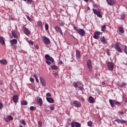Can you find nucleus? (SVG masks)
I'll return each instance as SVG.
<instances>
[{
	"mask_svg": "<svg viewBox=\"0 0 127 127\" xmlns=\"http://www.w3.org/2000/svg\"><path fill=\"white\" fill-rule=\"evenodd\" d=\"M0 63L2 64V65H6V64H7V62L6 60H0Z\"/></svg>",
	"mask_w": 127,
	"mask_h": 127,
	"instance_id": "27",
	"label": "nucleus"
},
{
	"mask_svg": "<svg viewBox=\"0 0 127 127\" xmlns=\"http://www.w3.org/2000/svg\"><path fill=\"white\" fill-rule=\"evenodd\" d=\"M27 19L29 20V21H31L32 19H31V18H30V17L27 16Z\"/></svg>",
	"mask_w": 127,
	"mask_h": 127,
	"instance_id": "52",
	"label": "nucleus"
},
{
	"mask_svg": "<svg viewBox=\"0 0 127 127\" xmlns=\"http://www.w3.org/2000/svg\"><path fill=\"white\" fill-rule=\"evenodd\" d=\"M30 81L31 82H34V79L32 78V77L30 78Z\"/></svg>",
	"mask_w": 127,
	"mask_h": 127,
	"instance_id": "53",
	"label": "nucleus"
},
{
	"mask_svg": "<svg viewBox=\"0 0 127 127\" xmlns=\"http://www.w3.org/2000/svg\"><path fill=\"white\" fill-rule=\"evenodd\" d=\"M10 44L12 46H13V45H15L16 44H17V40L15 39H13L12 40H11L10 41Z\"/></svg>",
	"mask_w": 127,
	"mask_h": 127,
	"instance_id": "16",
	"label": "nucleus"
},
{
	"mask_svg": "<svg viewBox=\"0 0 127 127\" xmlns=\"http://www.w3.org/2000/svg\"><path fill=\"white\" fill-rule=\"evenodd\" d=\"M13 103H17L18 102V95H14L12 98Z\"/></svg>",
	"mask_w": 127,
	"mask_h": 127,
	"instance_id": "17",
	"label": "nucleus"
},
{
	"mask_svg": "<svg viewBox=\"0 0 127 127\" xmlns=\"http://www.w3.org/2000/svg\"><path fill=\"white\" fill-rule=\"evenodd\" d=\"M27 104L28 103H27V101H23L21 102V105H22V106H26Z\"/></svg>",
	"mask_w": 127,
	"mask_h": 127,
	"instance_id": "31",
	"label": "nucleus"
},
{
	"mask_svg": "<svg viewBox=\"0 0 127 127\" xmlns=\"http://www.w3.org/2000/svg\"><path fill=\"white\" fill-rule=\"evenodd\" d=\"M10 90H13V88H12V85L11 84H10Z\"/></svg>",
	"mask_w": 127,
	"mask_h": 127,
	"instance_id": "55",
	"label": "nucleus"
},
{
	"mask_svg": "<svg viewBox=\"0 0 127 127\" xmlns=\"http://www.w3.org/2000/svg\"><path fill=\"white\" fill-rule=\"evenodd\" d=\"M51 68L53 69V70H57V69L58 68V67H57V66L55 65H53L51 66Z\"/></svg>",
	"mask_w": 127,
	"mask_h": 127,
	"instance_id": "32",
	"label": "nucleus"
},
{
	"mask_svg": "<svg viewBox=\"0 0 127 127\" xmlns=\"http://www.w3.org/2000/svg\"><path fill=\"white\" fill-rule=\"evenodd\" d=\"M102 34H103V33H102L101 32L97 31V35H102Z\"/></svg>",
	"mask_w": 127,
	"mask_h": 127,
	"instance_id": "47",
	"label": "nucleus"
},
{
	"mask_svg": "<svg viewBox=\"0 0 127 127\" xmlns=\"http://www.w3.org/2000/svg\"><path fill=\"white\" fill-rule=\"evenodd\" d=\"M76 56L77 59H80V58H81V53H80V51H79V50L76 51Z\"/></svg>",
	"mask_w": 127,
	"mask_h": 127,
	"instance_id": "23",
	"label": "nucleus"
},
{
	"mask_svg": "<svg viewBox=\"0 0 127 127\" xmlns=\"http://www.w3.org/2000/svg\"><path fill=\"white\" fill-rule=\"evenodd\" d=\"M120 15L121 16V19H122V20H124L126 18L127 14L125 12H123Z\"/></svg>",
	"mask_w": 127,
	"mask_h": 127,
	"instance_id": "25",
	"label": "nucleus"
},
{
	"mask_svg": "<svg viewBox=\"0 0 127 127\" xmlns=\"http://www.w3.org/2000/svg\"><path fill=\"white\" fill-rule=\"evenodd\" d=\"M53 75H54L56 78H58V77H59L58 72L53 73Z\"/></svg>",
	"mask_w": 127,
	"mask_h": 127,
	"instance_id": "33",
	"label": "nucleus"
},
{
	"mask_svg": "<svg viewBox=\"0 0 127 127\" xmlns=\"http://www.w3.org/2000/svg\"><path fill=\"white\" fill-rule=\"evenodd\" d=\"M70 125L71 127H81V124L76 122H72Z\"/></svg>",
	"mask_w": 127,
	"mask_h": 127,
	"instance_id": "8",
	"label": "nucleus"
},
{
	"mask_svg": "<svg viewBox=\"0 0 127 127\" xmlns=\"http://www.w3.org/2000/svg\"><path fill=\"white\" fill-rule=\"evenodd\" d=\"M59 64H63V62H62V61H59Z\"/></svg>",
	"mask_w": 127,
	"mask_h": 127,
	"instance_id": "63",
	"label": "nucleus"
},
{
	"mask_svg": "<svg viewBox=\"0 0 127 127\" xmlns=\"http://www.w3.org/2000/svg\"><path fill=\"white\" fill-rule=\"evenodd\" d=\"M97 76H98V72H96L95 73V77H96V78H97Z\"/></svg>",
	"mask_w": 127,
	"mask_h": 127,
	"instance_id": "59",
	"label": "nucleus"
},
{
	"mask_svg": "<svg viewBox=\"0 0 127 127\" xmlns=\"http://www.w3.org/2000/svg\"><path fill=\"white\" fill-rule=\"evenodd\" d=\"M118 114H119V115H124V111H119Z\"/></svg>",
	"mask_w": 127,
	"mask_h": 127,
	"instance_id": "50",
	"label": "nucleus"
},
{
	"mask_svg": "<svg viewBox=\"0 0 127 127\" xmlns=\"http://www.w3.org/2000/svg\"><path fill=\"white\" fill-rule=\"evenodd\" d=\"M29 44H31V45H33V41H29Z\"/></svg>",
	"mask_w": 127,
	"mask_h": 127,
	"instance_id": "51",
	"label": "nucleus"
},
{
	"mask_svg": "<svg viewBox=\"0 0 127 127\" xmlns=\"http://www.w3.org/2000/svg\"><path fill=\"white\" fill-rule=\"evenodd\" d=\"M50 109L51 111H53L55 109V107L54 106H50Z\"/></svg>",
	"mask_w": 127,
	"mask_h": 127,
	"instance_id": "46",
	"label": "nucleus"
},
{
	"mask_svg": "<svg viewBox=\"0 0 127 127\" xmlns=\"http://www.w3.org/2000/svg\"><path fill=\"white\" fill-rule=\"evenodd\" d=\"M46 30H48L49 29V25L48 24H46L45 25Z\"/></svg>",
	"mask_w": 127,
	"mask_h": 127,
	"instance_id": "39",
	"label": "nucleus"
},
{
	"mask_svg": "<svg viewBox=\"0 0 127 127\" xmlns=\"http://www.w3.org/2000/svg\"><path fill=\"white\" fill-rule=\"evenodd\" d=\"M107 3L111 6L116 5V1L115 0H106Z\"/></svg>",
	"mask_w": 127,
	"mask_h": 127,
	"instance_id": "11",
	"label": "nucleus"
},
{
	"mask_svg": "<svg viewBox=\"0 0 127 127\" xmlns=\"http://www.w3.org/2000/svg\"><path fill=\"white\" fill-rule=\"evenodd\" d=\"M33 77H34V78H35V79L37 78V75H36V74H34Z\"/></svg>",
	"mask_w": 127,
	"mask_h": 127,
	"instance_id": "57",
	"label": "nucleus"
},
{
	"mask_svg": "<svg viewBox=\"0 0 127 127\" xmlns=\"http://www.w3.org/2000/svg\"><path fill=\"white\" fill-rule=\"evenodd\" d=\"M40 81L42 86H46V81H45V79L43 77L40 76Z\"/></svg>",
	"mask_w": 127,
	"mask_h": 127,
	"instance_id": "15",
	"label": "nucleus"
},
{
	"mask_svg": "<svg viewBox=\"0 0 127 127\" xmlns=\"http://www.w3.org/2000/svg\"><path fill=\"white\" fill-rule=\"evenodd\" d=\"M73 85L74 88H78V83L74 82Z\"/></svg>",
	"mask_w": 127,
	"mask_h": 127,
	"instance_id": "36",
	"label": "nucleus"
},
{
	"mask_svg": "<svg viewBox=\"0 0 127 127\" xmlns=\"http://www.w3.org/2000/svg\"><path fill=\"white\" fill-rule=\"evenodd\" d=\"M37 24L39 27H40L41 29H43V25L44 23L41 21H39L37 22Z\"/></svg>",
	"mask_w": 127,
	"mask_h": 127,
	"instance_id": "22",
	"label": "nucleus"
},
{
	"mask_svg": "<svg viewBox=\"0 0 127 127\" xmlns=\"http://www.w3.org/2000/svg\"><path fill=\"white\" fill-rule=\"evenodd\" d=\"M73 105L74 107H76V108H81V107H82L81 103L77 100L73 101Z\"/></svg>",
	"mask_w": 127,
	"mask_h": 127,
	"instance_id": "10",
	"label": "nucleus"
},
{
	"mask_svg": "<svg viewBox=\"0 0 127 127\" xmlns=\"http://www.w3.org/2000/svg\"><path fill=\"white\" fill-rule=\"evenodd\" d=\"M60 26H64L65 25V23L64 22L61 21L59 22Z\"/></svg>",
	"mask_w": 127,
	"mask_h": 127,
	"instance_id": "38",
	"label": "nucleus"
},
{
	"mask_svg": "<svg viewBox=\"0 0 127 127\" xmlns=\"http://www.w3.org/2000/svg\"><path fill=\"white\" fill-rule=\"evenodd\" d=\"M100 41L103 44H107V41H106V39L105 38V37L103 36L102 37H101L100 38Z\"/></svg>",
	"mask_w": 127,
	"mask_h": 127,
	"instance_id": "24",
	"label": "nucleus"
},
{
	"mask_svg": "<svg viewBox=\"0 0 127 127\" xmlns=\"http://www.w3.org/2000/svg\"><path fill=\"white\" fill-rule=\"evenodd\" d=\"M21 124H22V125H23V126H25V121H24L23 120H22L21 122H20Z\"/></svg>",
	"mask_w": 127,
	"mask_h": 127,
	"instance_id": "44",
	"label": "nucleus"
},
{
	"mask_svg": "<svg viewBox=\"0 0 127 127\" xmlns=\"http://www.w3.org/2000/svg\"><path fill=\"white\" fill-rule=\"evenodd\" d=\"M0 43L2 45H4L5 44V42H4V40H3V37H0Z\"/></svg>",
	"mask_w": 127,
	"mask_h": 127,
	"instance_id": "28",
	"label": "nucleus"
},
{
	"mask_svg": "<svg viewBox=\"0 0 127 127\" xmlns=\"http://www.w3.org/2000/svg\"><path fill=\"white\" fill-rule=\"evenodd\" d=\"M115 48L117 50V51H118V52H120V53H122L123 51H122V49H121V47L119 45V44L117 43L115 45Z\"/></svg>",
	"mask_w": 127,
	"mask_h": 127,
	"instance_id": "13",
	"label": "nucleus"
},
{
	"mask_svg": "<svg viewBox=\"0 0 127 127\" xmlns=\"http://www.w3.org/2000/svg\"><path fill=\"white\" fill-rule=\"evenodd\" d=\"M36 79V82H37L38 83H39V80H38V78H35Z\"/></svg>",
	"mask_w": 127,
	"mask_h": 127,
	"instance_id": "62",
	"label": "nucleus"
},
{
	"mask_svg": "<svg viewBox=\"0 0 127 127\" xmlns=\"http://www.w3.org/2000/svg\"><path fill=\"white\" fill-rule=\"evenodd\" d=\"M45 58L46 59V63H47L48 65H49V66L51 65V62L52 63H54L55 62L54 59L52 57H50L48 54L45 55Z\"/></svg>",
	"mask_w": 127,
	"mask_h": 127,
	"instance_id": "1",
	"label": "nucleus"
},
{
	"mask_svg": "<svg viewBox=\"0 0 127 127\" xmlns=\"http://www.w3.org/2000/svg\"><path fill=\"white\" fill-rule=\"evenodd\" d=\"M88 102L89 103H90V104L95 103V98H94V97L92 96H90L88 98Z\"/></svg>",
	"mask_w": 127,
	"mask_h": 127,
	"instance_id": "21",
	"label": "nucleus"
},
{
	"mask_svg": "<svg viewBox=\"0 0 127 127\" xmlns=\"http://www.w3.org/2000/svg\"><path fill=\"white\" fill-rule=\"evenodd\" d=\"M78 89L80 90V91H83L84 87H79Z\"/></svg>",
	"mask_w": 127,
	"mask_h": 127,
	"instance_id": "49",
	"label": "nucleus"
},
{
	"mask_svg": "<svg viewBox=\"0 0 127 127\" xmlns=\"http://www.w3.org/2000/svg\"><path fill=\"white\" fill-rule=\"evenodd\" d=\"M38 126L39 127H42V122L41 121L38 122Z\"/></svg>",
	"mask_w": 127,
	"mask_h": 127,
	"instance_id": "42",
	"label": "nucleus"
},
{
	"mask_svg": "<svg viewBox=\"0 0 127 127\" xmlns=\"http://www.w3.org/2000/svg\"><path fill=\"white\" fill-rule=\"evenodd\" d=\"M73 28H74V30H75V31H77V33H78V34H79V35H81V36H84V35H85V30H84V29H78L77 27H76L75 26H73Z\"/></svg>",
	"mask_w": 127,
	"mask_h": 127,
	"instance_id": "3",
	"label": "nucleus"
},
{
	"mask_svg": "<svg viewBox=\"0 0 127 127\" xmlns=\"http://www.w3.org/2000/svg\"><path fill=\"white\" fill-rule=\"evenodd\" d=\"M115 122H117V123H118V124H127V121H126L125 120H121L120 119H116Z\"/></svg>",
	"mask_w": 127,
	"mask_h": 127,
	"instance_id": "20",
	"label": "nucleus"
},
{
	"mask_svg": "<svg viewBox=\"0 0 127 127\" xmlns=\"http://www.w3.org/2000/svg\"><path fill=\"white\" fill-rule=\"evenodd\" d=\"M125 103L127 104V99H125Z\"/></svg>",
	"mask_w": 127,
	"mask_h": 127,
	"instance_id": "64",
	"label": "nucleus"
},
{
	"mask_svg": "<svg viewBox=\"0 0 127 127\" xmlns=\"http://www.w3.org/2000/svg\"><path fill=\"white\" fill-rule=\"evenodd\" d=\"M93 6H94V7H95V8L98 7V4H95Z\"/></svg>",
	"mask_w": 127,
	"mask_h": 127,
	"instance_id": "58",
	"label": "nucleus"
},
{
	"mask_svg": "<svg viewBox=\"0 0 127 127\" xmlns=\"http://www.w3.org/2000/svg\"><path fill=\"white\" fill-rule=\"evenodd\" d=\"M80 101H81V102H84L85 101V99L83 97H81Z\"/></svg>",
	"mask_w": 127,
	"mask_h": 127,
	"instance_id": "56",
	"label": "nucleus"
},
{
	"mask_svg": "<svg viewBox=\"0 0 127 127\" xmlns=\"http://www.w3.org/2000/svg\"><path fill=\"white\" fill-rule=\"evenodd\" d=\"M78 83L80 85H82V87L84 86L83 85V83L81 81H77Z\"/></svg>",
	"mask_w": 127,
	"mask_h": 127,
	"instance_id": "54",
	"label": "nucleus"
},
{
	"mask_svg": "<svg viewBox=\"0 0 127 127\" xmlns=\"http://www.w3.org/2000/svg\"><path fill=\"white\" fill-rule=\"evenodd\" d=\"M124 51H125V53H126V54L127 55V47H125V48L124 49Z\"/></svg>",
	"mask_w": 127,
	"mask_h": 127,
	"instance_id": "48",
	"label": "nucleus"
},
{
	"mask_svg": "<svg viewBox=\"0 0 127 127\" xmlns=\"http://www.w3.org/2000/svg\"><path fill=\"white\" fill-rule=\"evenodd\" d=\"M106 51L107 55H108V56H110V55H111V54L110 53V49H107Z\"/></svg>",
	"mask_w": 127,
	"mask_h": 127,
	"instance_id": "41",
	"label": "nucleus"
},
{
	"mask_svg": "<svg viewBox=\"0 0 127 127\" xmlns=\"http://www.w3.org/2000/svg\"><path fill=\"white\" fill-rule=\"evenodd\" d=\"M87 125L88 126V127H92V126L93 125V122L92 121H88L87 122Z\"/></svg>",
	"mask_w": 127,
	"mask_h": 127,
	"instance_id": "35",
	"label": "nucleus"
},
{
	"mask_svg": "<svg viewBox=\"0 0 127 127\" xmlns=\"http://www.w3.org/2000/svg\"><path fill=\"white\" fill-rule=\"evenodd\" d=\"M87 66L89 71H92V70H93V65H92V60H87Z\"/></svg>",
	"mask_w": 127,
	"mask_h": 127,
	"instance_id": "6",
	"label": "nucleus"
},
{
	"mask_svg": "<svg viewBox=\"0 0 127 127\" xmlns=\"http://www.w3.org/2000/svg\"><path fill=\"white\" fill-rule=\"evenodd\" d=\"M36 102L38 103V105L41 107L43 104V102L42 101V99L40 97H37L35 99Z\"/></svg>",
	"mask_w": 127,
	"mask_h": 127,
	"instance_id": "9",
	"label": "nucleus"
},
{
	"mask_svg": "<svg viewBox=\"0 0 127 127\" xmlns=\"http://www.w3.org/2000/svg\"><path fill=\"white\" fill-rule=\"evenodd\" d=\"M11 34L14 38H16V39H17V38H18V37H17V35H16V32H15V31H12Z\"/></svg>",
	"mask_w": 127,
	"mask_h": 127,
	"instance_id": "26",
	"label": "nucleus"
},
{
	"mask_svg": "<svg viewBox=\"0 0 127 127\" xmlns=\"http://www.w3.org/2000/svg\"><path fill=\"white\" fill-rule=\"evenodd\" d=\"M35 48H36V49H39V47L38 46H37V45H36V46H35Z\"/></svg>",
	"mask_w": 127,
	"mask_h": 127,
	"instance_id": "61",
	"label": "nucleus"
},
{
	"mask_svg": "<svg viewBox=\"0 0 127 127\" xmlns=\"http://www.w3.org/2000/svg\"><path fill=\"white\" fill-rule=\"evenodd\" d=\"M119 31L120 33H125V30H124V28L122 27H120L119 28Z\"/></svg>",
	"mask_w": 127,
	"mask_h": 127,
	"instance_id": "30",
	"label": "nucleus"
},
{
	"mask_svg": "<svg viewBox=\"0 0 127 127\" xmlns=\"http://www.w3.org/2000/svg\"><path fill=\"white\" fill-rule=\"evenodd\" d=\"M46 100L50 104H53L54 103V99L52 97H46Z\"/></svg>",
	"mask_w": 127,
	"mask_h": 127,
	"instance_id": "18",
	"label": "nucleus"
},
{
	"mask_svg": "<svg viewBox=\"0 0 127 127\" xmlns=\"http://www.w3.org/2000/svg\"><path fill=\"white\" fill-rule=\"evenodd\" d=\"M13 120V117L11 115H8L7 118L5 120L6 123H8L10 121H12Z\"/></svg>",
	"mask_w": 127,
	"mask_h": 127,
	"instance_id": "19",
	"label": "nucleus"
},
{
	"mask_svg": "<svg viewBox=\"0 0 127 127\" xmlns=\"http://www.w3.org/2000/svg\"><path fill=\"white\" fill-rule=\"evenodd\" d=\"M23 32H24V33L26 34V35H27L28 36H29L31 33L30 31H29V30L25 27L23 28Z\"/></svg>",
	"mask_w": 127,
	"mask_h": 127,
	"instance_id": "14",
	"label": "nucleus"
},
{
	"mask_svg": "<svg viewBox=\"0 0 127 127\" xmlns=\"http://www.w3.org/2000/svg\"><path fill=\"white\" fill-rule=\"evenodd\" d=\"M94 14H96L98 17H100V18L103 17L102 14H101V10H97L96 9H92Z\"/></svg>",
	"mask_w": 127,
	"mask_h": 127,
	"instance_id": "4",
	"label": "nucleus"
},
{
	"mask_svg": "<svg viewBox=\"0 0 127 127\" xmlns=\"http://www.w3.org/2000/svg\"><path fill=\"white\" fill-rule=\"evenodd\" d=\"M107 66L108 67L109 70L110 71H113V70H114V64L109 62L107 63Z\"/></svg>",
	"mask_w": 127,
	"mask_h": 127,
	"instance_id": "12",
	"label": "nucleus"
},
{
	"mask_svg": "<svg viewBox=\"0 0 127 127\" xmlns=\"http://www.w3.org/2000/svg\"><path fill=\"white\" fill-rule=\"evenodd\" d=\"M109 103L112 108H115V107H116V105L117 106H121V102L117 101L115 100L110 99Z\"/></svg>",
	"mask_w": 127,
	"mask_h": 127,
	"instance_id": "2",
	"label": "nucleus"
},
{
	"mask_svg": "<svg viewBox=\"0 0 127 127\" xmlns=\"http://www.w3.org/2000/svg\"><path fill=\"white\" fill-rule=\"evenodd\" d=\"M106 25H103L102 28H101V30L103 32H105V29H106Z\"/></svg>",
	"mask_w": 127,
	"mask_h": 127,
	"instance_id": "37",
	"label": "nucleus"
},
{
	"mask_svg": "<svg viewBox=\"0 0 127 127\" xmlns=\"http://www.w3.org/2000/svg\"><path fill=\"white\" fill-rule=\"evenodd\" d=\"M3 108V104L2 103L0 102V110H1Z\"/></svg>",
	"mask_w": 127,
	"mask_h": 127,
	"instance_id": "43",
	"label": "nucleus"
},
{
	"mask_svg": "<svg viewBox=\"0 0 127 127\" xmlns=\"http://www.w3.org/2000/svg\"><path fill=\"white\" fill-rule=\"evenodd\" d=\"M54 29H55L56 31H57V32H59V33H60V34H61L62 36H63V32L62 31V29H61V28L59 27V26L56 25V26H55Z\"/></svg>",
	"mask_w": 127,
	"mask_h": 127,
	"instance_id": "5",
	"label": "nucleus"
},
{
	"mask_svg": "<svg viewBox=\"0 0 127 127\" xmlns=\"http://www.w3.org/2000/svg\"><path fill=\"white\" fill-rule=\"evenodd\" d=\"M97 32L98 31H96L94 33L93 38H94L95 39H99V38H100V35H97Z\"/></svg>",
	"mask_w": 127,
	"mask_h": 127,
	"instance_id": "29",
	"label": "nucleus"
},
{
	"mask_svg": "<svg viewBox=\"0 0 127 127\" xmlns=\"http://www.w3.org/2000/svg\"><path fill=\"white\" fill-rule=\"evenodd\" d=\"M42 38H43V42L45 44H46V45H49V44H50V39H49V38L45 36H43Z\"/></svg>",
	"mask_w": 127,
	"mask_h": 127,
	"instance_id": "7",
	"label": "nucleus"
},
{
	"mask_svg": "<svg viewBox=\"0 0 127 127\" xmlns=\"http://www.w3.org/2000/svg\"><path fill=\"white\" fill-rule=\"evenodd\" d=\"M46 97L47 98H48V97H51V94H50V93H47L46 94Z\"/></svg>",
	"mask_w": 127,
	"mask_h": 127,
	"instance_id": "45",
	"label": "nucleus"
},
{
	"mask_svg": "<svg viewBox=\"0 0 127 127\" xmlns=\"http://www.w3.org/2000/svg\"><path fill=\"white\" fill-rule=\"evenodd\" d=\"M28 2H32V0H26Z\"/></svg>",
	"mask_w": 127,
	"mask_h": 127,
	"instance_id": "60",
	"label": "nucleus"
},
{
	"mask_svg": "<svg viewBox=\"0 0 127 127\" xmlns=\"http://www.w3.org/2000/svg\"><path fill=\"white\" fill-rule=\"evenodd\" d=\"M126 86H127V83H122V84L120 85V87H121V88H124V87H126Z\"/></svg>",
	"mask_w": 127,
	"mask_h": 127,
	"instance_id": "40",
	"label": "nucleus"
},
{
	"mask_svg": "<svg viewBox=\"0 0 127 127\" xmlns=\"http://www.w3.org/2000/svg\"><path fill=\"white\" fill-rule=\"evenodd\" d=\"M30 111H36V107H34V106H31L30 107Z\"/></svg>",
	"mask_w": 127,
	"mask_h": 127,
	"instance_id": "34",
	"label": "nucleus"
}]
</instances>
